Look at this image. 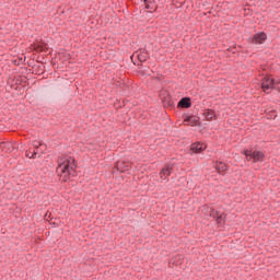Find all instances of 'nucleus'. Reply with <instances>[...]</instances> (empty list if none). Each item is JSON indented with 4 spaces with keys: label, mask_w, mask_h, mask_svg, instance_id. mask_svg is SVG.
Masks as SVG:
<instances>
[{
    "label": "nucleus",
    "mask_w": 280,
    "mask_h": 280,
    "mask_svg": "<svg viewBox=\"0 0 280 280\" xmlns=\"http://www.w3.org/2000/svg\"><path fill=\"white\" fill-rule=\"evenodd\" d=\"M77 167L75 159L71 156L68 159L61 158L56 170L57 175L61 178V183H67V180L71 179V176H78Z\"/></svg>",
    "instance_id": "f257e3e1"
},
{
    "label": "nucleus",
    "mask_w": 280,
    "mask_h": 280,
    "mask_svg": "<svg viewBox=\"0 0 280 280\" xmlns=\"http://www.w3.org/2000/svg\"><path fill=\"white\" fill-rule=\"evenodd\" d=\"M241 154L246 156V161H254V163L264 161V156H266L261 151H252L248 149H244Z\"/></svg>",
    "instance_id": "f03ea898"
},
{
    "label": "nucleus",
    "mask_w": 280,
    "mask_h": 280,
    "mask_svg": "<svg viewBox=\"0 0 280 280\" xmlns=\"http://www.w3.org/2000/svg\"><path fill=\"white\" fill-rule=\"evenodd\" d=\"M160 97L164 108H174V100L172 98V95H170V92H163L160 94Z\"/></svg>",
    "instance_id": "7ed1b4c3"
},
{
    "label": "nucleus",
    "mask_w": 280,
    "mask_h": 280,
    "mask_svg": "<svg viewBox=\"0 0 280 280\" xmlns=\"http://www.w3.org/2000/svg\"><path fill=\"white\" fill-rule=\"evenodd\" d=\"M275 86V79L270 77H265L261 80V89L264 93H270V90H273Z\"/></svg>",
    "instance_id": "20e7f679"
},
{
    "label": "nucleus",
    "mask_w": 280,
    "mask_h": 280,
    "mask_svg": "<svg viewBox=\"0 0 280 280\" xmlns=\"http://www.w3.org/2000/svg\"><path fill=\"white\" fill-rule=\"evenodd\" d=\"M172 172H174V164H166L161 171H160V178L162 180H168L170 176H172Z\"/></svg>",
    "instance_id": "39448f33"
},
{
    "label": "nucleus",
    "mask_w": 280,
    "mask_h": 280,
    "mask_svg": "<svg viewBox=\"0 0 280 280\" xmlns=\"http://www.w3.org/2000/svg\"><path fill=\"white\" fill-rule=\"evenodd\" d=\"M268 38V35H266V33L260 32L254 35V37L252 38V44L253 45H264V42Z\"/></svg>",
    "instance_id": "423d86ee"
},
{
    "label": "nucleus",
    "mask_w": 280,
    "mask_h": 280,
    "mask_svg": "<svg viewBox=\"0 0 280 280\" xmlns=\"http://www.w3.org/2000/svg\"><path fill=\"white\" fill-rule=\"evenodd\" d=\"M177 108H191V97L184 96L177 103Z\"/></svg>",
    "instance_id": "0eeeda50"
},
{
    "label": "nucleus",
    "mask_w": 280,
    "mask_h": 280,
    "mask_svg": "<svg viewBox=\"0 0 280 280\" xmlns=\"http://www.w3.org/2000/svg\"><path fill=\"white\" fill-rule=\"evenodd\" d=\"M117 172L124 173V172H128V170H130V164H128L125 161H118L116 162L115 165Z\"/></svg>",
    "instance_id": "6e6552de"
},
{
    "label": "nucleus",
    "mask_w": 280,
    "mask_h": 280,
    "mask_svg": "<svg viewBox=\"0 0 280 280\" xmlns=\"http://www.w3.org/2000/svg\"><path fill=\"white\" fill-rule=\"evenodd\" d=\"M184 121H185V124H188L189 126H200V120L196 116H185L184 115Z\"/></svg>",
    "instance_id": "1a4fd4ad"
},
{
    "label": "nucleus",
    "mask_w": 280,
    "mask_h": 280,
    "mask_svg": "<svg viewBox=\"0 0 280 280\" xmlns=\"http://www.w3.org/2000/svg\"><path fill=\"white\" fill-rule=\"evenodd\" d=\"M144 3L145 10H153V12H156L158 5L155 0H141Z\"/></svg>",
    "instance_id": "9d476101"
},
{
    "label": "nucleus",
    "mask_w": 280,
    "mask_h": 280,
    "mask_svg": "<svg viewBox=\"0 0 280 280\" xmlns=\"http://www.w3.org/2000/svg\"><path fill=\"white\" fill-rule=\"evenodd\" d=\"M203 117H205L206 121H213V119H215V110L206 109L203 112Z\"/></svg>",
    "instance_id": "9b49d317"
},
{
    "label": "nucleus",
    "mask_w": 280,
    "mask_h": 280,
    "mask_svg": "<svg viewBox=\"0 0 280 280\" xmlns=\"http://www.w3.org/2000/svg\"><path fill=\"white\" fill-rule=\"evenodd\" d=\"M190 150H192V152H195L196 154H200V152L205 150V144L200 142L192 143Z\"/></svg>",
    "instance_id": "f8f14e48"
},
{
    "label": "nucleus",
    "mask_w": 280,
    "mask_h": 280,
    "mask_svg": "<svg viewBox=\"0 0 280 280\" xmlns=\"http://www.w3.org/2000/svg\"><path fill=\"white\" fill-rule=\"evenodd\" d=\"M218 174L224 176V172H226V164L224 162H217L214 165Z\"/></svg>",
    "instance_id": "ddd939ff"
},
{
    "label": "nucleus",
    "mask_w": 280,
    "mask_h": 280,
    "mask_svg": "<svg viewBox=\"0 0 280 280\" xmlns=\"http://www.w3.org/2000/svg\"><path fill=\"white\" fill-rule=\"evenodd\" d=\"M226 220V213H219V215L215 218L217 224H224Z\"/></svg>",
    "instance_id": "4468645a"
},
{
    "label": "nucleus",
    "mask_w": 280,
    "mask_h": 280,
    "mask_svg": "<svg viewBox=\"0 0 280 280\" xmlns=\"http://www.w3.org/2000/svg\"><path fill=\"white\" fill-rule=\"evenodd\" d=\"M139 62H145L150 58L148 52H140L137 55Z\"/></svg>",
    "instance_id": "2eb2a0df"
},
{
    "label": "nucleus",
    "mask_w": 280,
    "mask_h": 280,
    "mask_svg": "<svg viewBox=\"0 0 280 280\" xmlns=\"http://www.w3.org/2000/svg\"><path fill=\"white\" fill-rule=\"evenodd\" d=\"M219 214H220V211H218L213 208L210 209V218H213L214 220H217Z\"/></svg>",
    "instance_id": "dca6fc26"
},
{
    "label": "nucleus",
    "mask_w": 280,
    "mask_h": 280,
    "mask_svg": "<svg viewBox=\"0 0 280 280\" xmlns=\"http://www.w3.org/2000/svg\"><path fill=\"white\" fill-rule=\"evenodd\" d=\"M32 145L35 148V150H38L40 145H43V143H40V141L34 140L32 142Z\"/></svg>",
    "instance_id": "f3484780"
},
{
    "label": "nucleus",
    "mask_w": 280,
    "mask_h": 280,
    "mask_svg": "<svg viewBox=\"0 0 280 280\" xmlns=\"http://www.w3.org/2000/svg\"><path fill=\"white\" fill-rule=\"evenodd\" d=\"M273 90L275 91H280V80L279 81H273Z\"/></svg>",
    "instance_id": "a211bd4d"
},
{
    "label": "nucleus",
    "mask_w": 280,
    "mask_h": 280,
    "mask_svg": "<svg viewBox=\"0 0 280 280\" xmlns=\"http://www.w3.org/2000/svg\"><path fill=\"white\" fill-rule=\"evenodd\" d=\"M25 154L27 159H34V154H32V149L27 150Z\"/></svg>",
    "instance_id": "6ab92c4d"
},
{
    "label": "nucleus",
    "mask_w": 280,
    "mask_h": 280,
    "mask_svg": "<svg viewBox=\"0 0 280 280\" xmlns=\"http://www.w3.org/2000/svg\"><path fill=\"white\" fill-rule=\"evenodd\" d=\"M271 116L273 117V119H277V112L276 110L271 112Z\"/></svg>",
    "instance_id": "aec40b11"
},
{
    "label": "nucleus",
    "mask_w": 280,
    "mask_h": 280,
    "mask_svg": "<svg viewBox=\"0 0 280 280\" xmlns=\"http://www.w3.org/2000/svg\"><path fill=\"white\" fill-rule=\"evenodd\" d=\"M32 154H33V159H34L36 156V154H38V152L36 150H33Z\"/></svg>",
    "instance_id": "412c9836"
},
{
    "label": "nucleus",
    "mask_w": 280,
    "mask_h": 280,
    "mask_svg": "<svg viewBox=\"0 0 280 280\" xmlns=\"http://www.w3.org/2000/svg\"><path fill=\"white\" fill-rule=\"evenodd\" d=\"M228 51H232L233 54H235V51H233V49L229 48Z\"/></svg>",
    "instance_id": "4be33fe9"
},
{
    "label": "nucleus",
    "mask_w": 280,
    "mask_h": 280,
    "mask_svg": "<svg viewBox=\"0 0 280 280\" xmlns=\"http://www.w3.org/2000/svg\"><path fill=\"white\" fill-rule=\"evenodd\" d=\"M2 145H8V147H9V145H10V143H2Z\"/></svg>",
    "instance_id": "5701e85b"
}]
</instances>
